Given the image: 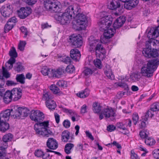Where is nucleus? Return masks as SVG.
I'll return each mask as SVG.
<instances>
[{
    "instance_id": "nucleus-1",
    "label": "nucleus",
    "mask_w": 159,
    "mask_h": 159,
    "mask_svg": "<svg viewBox=\"0 0 159 159\" xmlns=\"http://www.w3.org/2000/svg\"><path fill=\"white\" fill-rule=\"evenodd\" d=\"M159 35V31L157 28H151L148 32V37L150 39L146 42V48L142 51V53L144 57L148 58L156 57L159 56L157 52L159 48L157 44L158 41L155 39Z\"/></svg>"
},
{
    "instance_id": "nucleus-2",
    "label": "nucleus",
    "mask_w": 159,
    "mask_h": 159,
    "mask_svg": "<svg viewBox=\"0 0 159 159\" xmlns=\"http://www.w3.org/2000/svg\"><path fill=\"white\" fill-rule=\"evenodd\" d=\"M30 117L32 120L39 122L36 123L34 126L36 134L46 137H48V135L51 134L52 132L48 129V122H40L44 118L43 112L38 110H32L31 111Z\"/></svg>"
},
{
    "instance_id": "nucleus-3",
    "label": "nucleus",
    "mask_w": 159,
    "mask_h": 159,
    "mask_svg": "<svg viewBox=\"0 0 159 159\" xmlns=\"http://www.w3.org/2000/svg\"><path fill=\"white\" fill-rule=\"evenodd\" d=\"M159 65V58L149 61L147 64L142 67L141 70L142 75L147 77L152 76L153 73Z\"/></svg>"
},
{
    "instance_id": "nucleus-4",
    "label": "nucleus",
    "mask_w": 159,
    "mask_h": 159,
    "mask_svg": "<svg viewBox=\"0 0 159 159\" xmlns=\"http://www.w3.org/2000/svg\"><path fill=\"white\" fill-rule=\"evenodd\" d=\"M43 3L44 8L48 11L57 12L61 11L60 3L55 0H45Z\"/></svg>"
},
{
    "instance_id": "nucleus-5",
    "label": "nucleus",
    "mask_w": 159,
    "mask_h": 159,
    "mask_svg": "<svg viewBox=\"0 0 159 159\" xmlns=\"http://www.w3.org/2000/svg\"><path fill=\"white\" fill-rule=\"evenodd\" d=\"M113 20L111 16L109 15L101 18L98 23L100 30L103 31L108 29L112 24Z\"/></svg>"
},
{
    "instance_id": "nucleus-6",
    "label": "nucleus",
    "mask_w": 159,
    "mask_h": 159,
    "mask_svg": "<svg viewBox=\"0 0 159 159\" xmlns=\"http://www.w3.org/2000/svg\"><path fill=\"white\" fill-rule=\"evenodd\" d=\"M68 42L71 45L78 48L82 44V37L79 35L73 34L69 37Z\"/></svg>"
},
{
    "instance_id": "nucleus-7",
    "label": "nucleus",
    "mask_w": 159,
    "mask_h": 159,
    "mask_svg": "<svg viewBox=\"0 0 159 159\" xmlns=\"http://www.w3.org/2000/svg\"><path fill=\"white\" fill-rule=\"evenodd\" d=\"M80 9L79 6L77 4H75L73 5L68 7L65 10V12L69 15L71 17H73L75 18V16L78 13H80Z\"/></svg>"
},
{
    "instance_id": "nucleus-8",
    "label": "nucleus",
    "mask_w": 159,
    "mask_h": 159,
    "mask_svg": "<svg viewBox=\"0 0 159 159\" xmlns=\"http://www.w3.org/2000/svg\"><path fill=\"white\" fill-rule=\"evenodd\" d=\"M55 18L56 20L59 21L61 24L65 25L70 23V20L72 18L70 15H68L65 12L63 14H59L55 16Z\"/></svg>"
},
{
    "instance_id": "nucleus-9",
    "label": "nucleus",
    "mask_w": 159,
    "mask_h": 159,
    "mask_svg": "<svg viewBox=\"0 0 159 159\" xmlns=\"http://www.w3.org/2000/svg\"><path fill=\"white\" fill-rule=\"evenodd\" d=\"M120 0H112L109 6V8L111 10H118V11L114 13L116 16H118L123 12L122 9H120Z\"/></svg>"
},
{
    "instance_id": "nucleus-10",
    "label": "nucleus",
    "mask_w": 159,
    "mask_h": 159,
    "mask_svg": "<svg viewBox=\"0 0 159 159\" xmlns=\"http://www.w3.org/2000/svg\"><path fill=\"white\" fill-rule=\"evenodd\" d=\"M31 13V9L29 7H23L18 11L17 13L19 17L21 19H25Z\"/></svg>"
},
{
    "instance_id": "nucleus-11",
    "label": "nucleus",
    "mask_w": 159,
    "mask_h": 159,
    "mask_svg": "<svg viewBox=\"0 0 159 159\" xmlns=\"http://www.w3.org/2000/svg\"><path fill=\"white\" fill-rule=\"evenodd\" d=\"M75 18L76 19L77 25L84 26L87 22L86 16L83 14L78 13Z\"/></svg>"
},
{
    "instance_id": "nucleus-12",
    "label": "nucleus",
    "mask_w": 159,
    "mask_h": 159,
    "mask_svg": "<svg viewBox=\"0 0 159 159\" xmlns=\"http://www.w3.org/2000/svg\"><path fill=\"white\" fill-rule=\"evenodd\" d=\"M12 114H13L12 109H7L2 111L0 113V121H8L10 116H12Z\"/></svg>"
},
{
    "instance_id": "nucleus-13",
    "label": "nucleus",
    "mask_w": 159,
    "mask_h": 159,
    "mask_svg": "<svg viewBox=\"0 0 159 159\" xmlns=\"http://www.w3.org/2000/svg\"><path fill=\"white\" fill-rule=\"evenodd\" d=\"M11 91L14 101H17L21 98L22 93L21 90L20 88H14Z\"/></svg>"
},
{
    "instance_id": "nucleus-14",
    "label": "nucleus",
    "mask_w": 159,
    "mask_h": 159,
    "mask_svg": "<svg viewBox=\"0 0 159 159\" xmlns=\"http://www.w3.org/2000/svg\"><path fill=\"white\" fill-rule=\"evenodd\" d=\"M126 19L125 17L120 16L117 18L113 24V28L115 29H118L122 26L125 23Z\"/></svg>"
},
{
    "instance_id": "nucleus-15",
    "label": "nucleus",
    "mask_w": 159,
    "mask_h": 159,
    "mask_svg": "<svg viewBox=\"0 0 159 159\" xmlns=\"http://www.w3.org/2000/svg\"><path fill=\"white\" fill-rule=\"evenodd\" d=\"M12 12L10 5H7L6 7H2L1 8V14L5 17H9Z\"/></svg>"
},
{
    "instance_id": "nucleus-16",
    "label": "nucleus",
    "mask_w": 159,
    "mask_h": 159,
    "mask_svg": "<svg viewBox=\"0 0 159 159\" xmlns=\"http://www.w3.org/2000/svg\"><path fill=\"white\" fill-rule=\"evenodd\" d=\"M47 146L48 148L52 150L56 149L58 147L57 142L53 138H50L48 139Z\"/></svg>"
},
{
    "instance_id": "nucleus-17",
    "label": "nucleus",
    "mask_w": 159,
    "mask_h": 159,
    "mask_svg": "<svg viewBox=\"0 0 159 159\" xmlns=\"http://www.w3.org/2000/svg\"><path fill=\"white\" fill-rule=\"evenodd\" d=\"M70 56L72 59L77 61L80 60L81 54L78 50L75 48L70 51Z\"/></svg>"
},
{
    "instance_id": "nucleus-18",
    "label": "nucleus",
    "mask_w": 159,
    "mask_h": 159,
    "mask_svg": "<svg viewBox=\"0 0 159 159\" xmlns=\"http://www.w3.org/2000/svg\"><path fill=\"white\" fill-rule=\"evenodd\" d=\"M65 68L64 67H61L56 70H52V76L59 78L65 72Z\"/></svg>"
},
{
    "instance_id": "nucleus-19",
    "label": "nucleus",
    "mask_w": 159,
    "mask_h": 159,
    "mask_svg": "<svg viewBox=\"0 0 159 159\" xmlns=\"http://www.w3.org/2000/svg\"><path fill=\"white\" fill-rule=\"evenodd\" d=\"M88 39L89 49L90 51H92L95 49L100 40L96 39L93 36H90Z\"/></svg>"
},
{
    "instance_id": "nucleus-20",
    "label": "nucleus",
    "mask_w": 159,
    "mask_h": 159,
    "mask_svg": "<svg viewBox=\"0 0 159 159\" xmlns=\"http://www.w3.org/2000/svg\"><path fill=\"white\" fill-rule=\"evenodd\" d=\"M124 2L125 8L127 10H130L138 4L139 1L138 0H131L130 1H127Z\"/></svg>"
},
{
    "instance_id": "nucleus-21",
    "label": "nucleus",
    "mask_w": 159,
    "mask_h": 159,
    "mask_svg": "<svg viewBox=\"0 0 159 159\" xmlns=\"http://www.w3.org/2000/svg\"><path fill=\"white\" fill-rule=\"evenodd\" d=\"M103 113L106 118H109L115 116V113L114 110L111 107L104 109L103 111Z\"/></svg>"
},
{
    "instance_id": "nucleus-22",
    "label": "nucleus",
    "mask_w": 159,
    "mask_h": 159,
    "mask_svg": "<svg viewBox=\"0 0 159 159\" xmlns=\"http://www.w3.org/2000/svg\"><path fill=\"white\" fill-rule=\"evenodd\" d=\"M105 31L103 35L105 39H109L112 37L116 32V29L110 28L107 29Z\"/></svg>"
},
{
    "instance_id": "nucleus-23",
    "label": "nucleus",
    "mask_w": 159,
    "mask_h": 159,
    "mask_svg": "<svg viewBox=\"0 0 159 159\" xmlns=\"http://www.w3.org/2000/svg\"><path fill=\"white\" fill-rule=\"evenodd\" d=\"M4 102L6 104H8L13 100L11 91H7L4 94L3 97Z\"/></svg>"
},
{
    "instance_id": "nucleus-24",
    "label": "nucleus",
    "mask_w": 159,
    "mask_h": 159,
    "mask_svg": "<svg viewBox=\"0 0 159 159\" xmlns=\"http://www.w3.org/2000/svg\"><path fill=\"white\" fill-rule=\"evenodd\" d=\"M102 40H100L96 45L95 49H93V50H95L96 51H98L103 55H104L106 53V51L105 49L102 45Z\"/></svg>"
},
{
    "instance_id": "nucleus-25",
    "label": "nucleus",
    "mask_w": 159,
    "mask_h": 159,
    "mask_svg": "<svg viewBox=\"0 0 159 159\" xmlns=\"http://www.w3.org/2000/svg\"><path fill=\"white\" fill-rule=\"evenodd\" d=\"M7 142H3L2 143V146L0 147V157H4L6 154V149L8 147Z\"/></svg>"
},
{
    "instance_id": "nucleus-26",
    "label": "nucleus",
    "mask_w": 159,
    "mask_h": 159,
    "mask_svg": "<svg viewBox=\"0 0 159 159\" xmlns=\"http://www.w3.org/2000/svg\"><path fill=\"white\" fill-rule=\"evenodd\" d=\"M89 94V90L88 89H86L84 90L77 93L76 95L80 98H84L88 97Z\"/></svg>"
},
{
    "instance_id": "nucleus-27",
    "label": "nucleus",
    "mask_w": 159,
    "mask_h": 159,
    "mask_svg": "<svg viewBox=\"0 0 159 159\" xmlns=\"http://www.w3.org/2000/svg\"><path fill=\"white\" fill-rule=\"evenodd\" d=\"M92 107L93 111L95 113H99L102 110V107L98 102L93 103Z\"/></svg>"
},
{
    "instance_id": "nucleus-28",
    "label": "nucleus",
    "mask_w": 159,
    "mask_h": 159,
    "mask_svg": "<svg viewBox=\"0 0 159 159\" xmlns=\"http://www.w3.org/2000/svg\"><path fill=\"white\" fill-rule=\"evenodd\" d=\"M7 121H0V130L1 131L4 132L9 129V125Z\"/></svg>"
},
{
    "instance_id": "nucleus-29",
    "label": "nucleus",
    "mask_w": 159,
    "mask_h": 159,
    "mask_svg": "<svg viewBox=\"0 0 159 159\" xmlns=\"http://www.w3.org/2000/svg\"><path fill=\"white\" fill-rule=\"evenodd\" d=\"M46 104L47 107L50 110L54 109L56 106L55 102L52 99L46 101Z\"/></svg>"
},
{
    "instance_id": "nucleus-30",
    "label": "nucleus",
    "mask_w": 159,
    "mask_h": 159,
    "mask_svg": "<svg viewBox=\"0 0 159 159\" xmlns=\"http://www.w3.org/2000/svg\"><path fill=\"white\" fill-rule=\"evenodd\" d=\"M70 135V132L67 130H65L61 134V140L62 141L66 142L68 141Z\"/></svg>"
},
{
    "instance_id": "nucleus-31",
    "label": "nucleus",
    "mask_w": 159,
    "mask_h": 159,
    "mask_svg": "<svg viewBox=\"0 0 159 159\" xmlns=\"http://www.w3.org/2000/svg\"><path fill=\"white\" fill-rule=\"evenodd\" d=\"M20 113L21 115V119H23V117H26L28 115L30 112V110L27 108L20 107Z\"/></svg>"
},
{
    "instance_id": "nucleus-32",
    "label": "nucleus",
    "mask_w": 159,
    "mask_h": 159,
    "mask_svg": "<svg viewBox=\"0 0 159 159\" xmlns=\"http://www.w3.org/2000/svg\"><path fill=\"white\" fill-rule=\"evenodd\" d=\"M14 69L15 71L18 72H21L24 69V66H22V63L20 62H18L16 63L14 66Z\"/></svg>"
},
{
    "instance_id": "nucleus-33",
    "label": "nucleus",
    "mask_w": 159,
    "mask_h": 159,
    "mask_svg": "<svg viewBox=\"0 0 159 159\" xmlns=\"http://www.w3.org/2000/svg\"><path fill=\"white\" fill-rule=\"evenodd\" d=\"M50 70V69L47 66H44L42 68L41 72L44 75H48L50 76V75H49L51 73Z\"/></svg>"
},
{
    "instance_id": "nucleus-34",
    "label": "nucleus",
    "mask_w": 159,
    "mask_h": 159,
    "mask_svg": "<svg viewBox=\"0 0 159 159\" xmlns=\"http://www.w3.org/2000/svg\"><path fill=\"white\" fill-rule=\"evenodd\" d=\"M15 58L11 57L7 63L6 64V66L9 69H11L13 67V65L15 62Z\"/></svg>"
},
{
    "instance_id": "nucleus-35",
    "label": "nucleus",
    "mask_w": 159,
    "mask_h": 159,
    "mask_svg": "<svg viewBox=\"0 0 159 159\" xmlns=\"http://www.w3.org/2000/svg\"><path fill=\"white\" fill-rule=\"evenodd\" d=\"M145 143L148 145H152L155 143V141L151 137H147L145 139Z\"/></svg>"
},
{
    "instance_id": "nucleus-36",
    "label": "nucleus",
    "mask_w": 159,
    "mask_h": 159,
    "mask_svg": "<svg viewBox=\"0 0 159 159\" xmlns=\"http://www.w3.org/2000/svg\"><path fill=\"white\" fill-rule=\"evenodd\" d=\"M13 138L12 135L9 133L5 135L2 138V140L3 142H8L11 141Z\"/></svg>"
},
{
    "instance_id": "nucleus-37",
    "label": "nucleus",
    "mask_w": 159,
    "mask_h": 159,
    "mask_svg": "<svg viewBox=\"0 0 159 159\" xmlns=\"http://www.w3.org/2000/svg\"><path fill=\"white\" fill-rule=\"evenodd\" d=\"M74 147V145L71 143L66 144L65 148V151L67 154H69L71 153V149Z\"/></svg>"
},
{
    "instance_id": "nucleus-38",
    "label": "nucleus",
    "mask_w": 159,
    "mask_h": 159,
    "mask_svg": "<svg viewBox=\"0 0 159 159\" xmlns=\"http://www.w3.org/2000/svg\"><path fill=\"white\" fill-rule=\"evenodd\" d=\"M25 78L23 74L17 75L16 77V81L19 82L21 84H24L25 83L24 80Z\"/></svg>"
},
{
    "instance_id": "nucleus-39",
    "label": "nucleus",
    "mask_w": 159,
    "mask_h": 159,
    "mask_svg": "<svg viewBox=\"0 0 159 159\" xmlns=\"http://www.w3.org/2000/svg\"><path fill=\"white\" fill-rule=\"evenodd\" d=\"M20 110V107H19L15 111H13V114H12V116L14 117V118H21Z\"/></svg>"
},
{
    "instance_id": "nucleus-40",
    "label": "nucleus",
    "mask_w": 159,
    "mask_h": 159,
    "mask_svg": "<svg viewBox=\"0 0 159 159\" xmlns=\"http://www.w3.org/2000/svg\"><path fill=\"white\" fill-rule=\"evenodd\" d=\"M52 98V96L50 92L44 93L43 94L42 99L43 100L48 101Z\"/></svg>"
},
{
    "instance_id": "nucleus-41",
    "label": "nucleus",
    "mask_w": 159,
    "mask_h": 159,
    "mask_svg": "<svg viewBox=\"0 0 159 159\" xmlns=\"http://www.w3.org/2000/svg\"><path fill=\"white\" fill-rule=\"evenodd\" d=\"M94 64L96 67L99 69H101L102 67V62L100 60L96 59L93 61Z\"/></svg>"
},
{
    "instance_id": "nucleus-42",
    "label": "nucleus",
    "mask_w": 159,
    "mask_h": 159,
    "mask_svg": "<svg viewBox=\"0 0 159 159\" xmlns=\"http://www.w3.org/2000/svg\"><path fill=\"white\" fill-rule=\"evenodd\" d=\"M50 89L54 94H57L60 92V90L58 87L55 84L52 85L50 87Z\"/></svg>"
},
{
    "instance_id": "nucleus-43",
    "label": "nucleus",
    "mask_w": 159,
    "mask_h": 159,
    "mask_svg": "<svg viewBox=\"0 0 159 159\" xmlns=\"http://www.w3.org/2000/svg\"><path fill=\"white\" fill-rule=\"evenodd\" d=\"M75 70L74 66L72 65H68L66 68L65 71L68 73H74Z\"/></svg>"
},
{
    "instance_id": "nucleus-44",
    "label": "nucleus",
    "mask_w": 159,
    "mask_h": 159,
    "mask_svg": "<svg viewBox=\"0 0 159 159\" xmlns=\"http://www.w3.org/2000/svg\"><path fill=\"white\" fill-rule=\"evenodd\" d=\"M151 110H152L153 112L159 111V102L153 103L151 106Z\"/></svg>"
},
{
    "instance_id": "nucleus-45",
    "label": "nucleus",
    "mask_w": 159,
    "mask_h": 159,
    "mask_svg": "<svg viewBox=\"0 0 159 159\" xmlns=\"http://www.w3.org/2000/svg\"><path fill=\"white\" fill-rule=\"evenodd\" d=\"M141 78V76L139 73H135L131 76V79L134 81H138Z\"/></svg>"
},
{
    "instance_id": "nucleus-46",
    "label": "nucleus",
    "mask_w": 159,
    "mask_h": 159,
    "mask_svg": "<svg viewBox=\"0 0 159 159\" xmlns=\"http://www.w3.org/2000/svg\"><path fill=\"white\" fill-rule=\"evenodd\" d=\"M62 110L64 112L66 113H69L72 116H75L77 115V113L75 111L66 108H63Z\"/></svg>"
},
{
    "instance_id": "nucleus-47",
    "label": "nucleus",
    "mask_w": 159,
    "mask_h": 159,
    "mask_svg": "<svg viewBox=\"0 0 159 159\" xmlns=\"http://www.w3.org/2000/svg\"><path fill=\"white\" fill-rule=\"evenodd\" d=\"M13 27V24H11L9 23V22H7L4 27V30L6 32H8L11 30Z\"/></svg>"
},
{
    "instance_id": "nucleus-48",
    "label": "nucleus",
    "mask_w": 159,
    "mask_h": 159,
    "mask_svg": "<svg viewBox=\"0 0 159 159\" xmlns=\"http://www.w3.org/2000/svg\"><path fill=\"white\" fill-rule=\"evenodd\" d=\"M9 54L11 57L16 58L17 56V53L14 47H12L9 52Z\"/></svg>"
},
{
    "instance_id": "nucleus-49",
    "label": "nucleus",
    "mask_w": 159,
    "mask_h": 159,
    "mask_svg": "<svg viewBox=\"0 0 159 159\" xmlns=\"http://www.w3.org/2000/svg\"><path fill=\"white\" fill-rule=\"evenodd\" d=\"M117 127L120 129H122L123 130H125V133H124L125 134H126L128 132L127 129L126 127L122 123H117Z\"/></svg>"
},
{
    "instance_id": "nucleus-50",
    "label": "nucleus",
    "mask_w": 159,
    "mask_h": 159,
    "mask_svg": "<svg viewBox=\"0 0 159 159\" xmlns=\"http://www.w3.org/2000/svg\"><path fill=\"white\" fill-rule=\"evenodd\" d=\"M116 84L117 85L124 89L125 90H127L128 89V86L125 83L118 82L116 83Z\"/></svg>"
},
{
    "instance_id": "nucleus-51",
    "label": "nucleus",
    "mask_w": 159,
    "mask_h": 159,
    "mask_svg": "<svg viewBox=\"0 0 159 159\" xmlns=\"http://www.w3.org/2000/svg\"><path fill=\"white\" fill-rule=\"evenodd\" d=\"M60 60L61 61L66 64H70L71 61L70 58L69 57H62Z\"/></svg>"
},
{
    "instance_id": "nucleus-52",
    "label": "nucleus",
    "mask_w": 159,
    "mask_h": 159,
    "mask_svg": "<svg viewBox=\"0 0 159 159\" xmlns=\"http://www.w3.org/2000/svg\"><path fill=\"white\" fill-rule=\"evenodd\" d=\"M26 44V43L25 41H20L18 46V49L20 51H23L24 49V47Z\"/></svg>"
},
{
    "instance_id": "nucleus-53",
    "label": "nucleus",
    "mask_w": 159,
    "mask_h": 159,
    "mask_svg": "<svg viewBox=\"0 0 159 159\" xmlns=\"http://www.w3.org/2000/svg\"><path fill=\"white\" fill-rule=\"evenodd\" d=\"M152 155L156 159H159V149H156L152 151Z\"/></svg>"
},
{
    "instance_id": "nucleus-54",
    "label": "nucleus",
    "mask_w": 159,
    "mask_h": 159,
    "mask_svg": "<svg viewBox=\"0 0 159 159\" xmlns=\"http://www.w3.org/2000/svg\"><path fill=\"white\" fill-rule=\"evenodd\" d=\"M104 73L108 79L111 80L113 79H114V76L113 74V72L112 71H111L110 72H107V73L106 72H104Z\"/></svg>"
},
{
    "instance_id": "nucleus-55",
    "label": "nucleus",
    "mask_w": 159,
    "mask_h": 159,
    "mask_svg": "<svg viewBox=\"0 0 159 159\" xmlns=\"http://www.w3.org/2000/svg\"><path fill=\"white\" fill-rule=\"evenodd\" d=\"M132 119L134 124L136 125L139 120V116L137 113H135L133 114Z\"/></svg>"
},
{
    "instance_id": "nucleus-56",
    "label": "nucleus",
    "mask_w": 159,
    "mask_h": 159,
    "mask_svg": "<svg viewBox=\"0 0 159 159\" xmlns=\"http://www.w3.org/2000/svg\"><path fill=\"white\" fill-rule=\"evenodd\" d=\"M93 71L90 68H87L84 71V74L86 76L90 75L93 73Z\"/></svg>"
},
{
    "instance_id": "nucleus-57",
    "label": "nucleus",
    "mask_w": 159,
    "mask_h": 159,
    "mask_svg": "<svg viewBox=\"0 0 159 159\" xmlns=\"http://www.w3.org/2000/svg\"><path fill=\"white\" fill-rule=\"evenodd\" d=\"M2 74L3 76L6 78L10 77V74L4 67H2Z\"/></svg>"
},
{
    "instance_id": "nucleus-58",
    "label": "nucleus",
    "mask_w": 159,
    "mask_h": 159,
    "mask_svg": "<svg viewBox=\"0 0 159 159\" xmlns=\"http://www.w3.org/2000/svg\"><path fill=\"white\" fill-rule=\"evenodd\" d=\"M43 154V152L41 150H37L35 152V156L38 157H42Z\"/></svg>"
},
{
    "instance_id": "nucleus-59",
    "label": "nucleus",
    "mask_w": 159,
    "mask_h": 159,
    "mask_svg": "<svg viewBox=\"0 0 159 159\" xmlns=\"http://www.w3.org/2000/svg\"><path fill=\"white\" fill-rule=\"evenodd\" d=\"M22 32L24 34V37H26L27 35L28 31L27 28L24 26L21 27L20 29Z\"/></svg>"
},
{
    "instance_id": "nucleus-60",
    "label": "nucleus",
    "mask_w": 159,
    "mask_h": 159,
    "mask_svg": "<svg viewBox=\"0 0 159 159\" xmlns=\"http://www.w3.org/2000/svg\"><path fill=\"white\" fill-rule=\"evenodd\" d=\"M63 125L65 128H68L70 126V121L68 120H65L63 121Z\"/></svg>"
},
{
    "instance_id": "nucleus-61",
    "label": "nucleus",
    "mask_w": 159,
    "mask_h": 159,
    "mask_svg": "<svg viewBox=\"0 0 159 159\" xmlns=\"http://www.w3.org/2000/svg\"><path fill=\"white\" fill-rule=\"evenodd\" d=\"M140 137L142 139H145L148 136V134L146 132L144 131H141L139 133Z\"/></svg>"
},
{
    "instance_id": "nucleus-62",
    "label": "nucleus",
    "mask_w": 159,
    "mask_h": 159,
    "mask_svg": "<svg viewBox=\"0 0 159 159\" xmlns=\"http://www.w3.org/2000/svg\"><path fill=\"white\" fill-rule=\"evenodd\" d=\"M116 127L113 125H109L107 126V130L109 132H112L116 129Z\"/></svg>"
},
{
    "instance_id": "nucleus-63",
    "label": "nucleus",
    "mask_w": 159,
    "mask_h": 159,
    "mask_svg": "<svg viewBox=\"0 0 159 159\" xmlns=\"http://www.w3.org/2000/svg\"><path fill=\"white\" fill-rule=\"evenodd\" d=\"M131 159H140L134 151H131Z\"/></svg>"
},
{
    "instance_id": "nucleus-64",
    "label": "nucleus",
    "mask_w": 159,
    "mask_h": 159,
    "mask_svg": "<svg viewBox=\"0 0 159 159\" xmlns=\"http://www.w3.org/2000/svg\"><path fill=\"white\" fill-rule=\"evenodd\" d=\"M87 106L84 104L81 107V112L82 113H84L87 112Z\"/></svg>"
}]
</instances>
